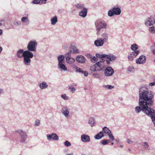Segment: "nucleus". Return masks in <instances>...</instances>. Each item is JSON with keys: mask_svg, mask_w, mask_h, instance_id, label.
<instances>
[{"mask_svg": "<svg viewBox=\"0 0 155 155\" xmlns=\"http://www.w3.org/2000/svg\"><path fill=\"white\" fill-rule=\"evenodd\" d=\"M2 33V31L0 29V35H1Z\"/></svg>", "mask_w": 155, "mask_h": 155, "instance_id": "052dcab7", "label": "nucleus"}, {"mask_svg": "<svg viewBox=\"0 0 155 155\" xmlns=\"http://www.w3.org/2000/svg\"><path fill=\"white\" fill-rule=\"evenodd\" d=\"M76 71H75L77 73H79V72L82 70V69L80 68L77 66H75Z\"/></svg>", "mask_w": 155, "mask_h": 155, "instance_id": "a18cd8bd", "label": "nucleus"}, {"mask_svg": "<svg viewBox=\"0 0 155 155\" xmlns=\"http://www.w3.org/2000/svg\"><path fill=\"white\" fill-rule=\"evenodd\" d=\"M92 75L94 77L97 78L99 77V75L96 73H93Z\"/></svg>", "mask_w": 155, "mask_h": 155, "instance_id": "09e8293b", "label": "nucleus"}, {"mask_svg": "<svg viewBox=\"0 0 155 155\" xmlns=\"http://www.w3.org/2000/svg\"><path fill=\"white\" fill-rule=\"evenodd\" d=\"M21 21L26 25H28L29 23V20L28 17L26 16L22 17L21 18Z\"/></svg>", "mask_w": 155, "mask_h": 155, "instance_id": "393cba45", "label": "nucleus"}, {"mask_svg": "<svg viewBox=\"0 0 155 155\" xmlns=\"http://www.w3.org/2000/svg\"><path fill=\"white\" fill-rule=\"evenodd\" d=\"M61 97L64 100H68L69 99V97L67 96L65 94L61 95Z\"/></svg>", "mask_w": 155, "mask_h": 155, "instance_id": "a19ab883", "label": "nucleus"}, {"mask_svg": "<svg viewBox=\"0 0 155 155\" xmlns=\"http://www.w3.org/2000/svg\"><path fill=\"white\" fill-rule=\"evenodd\" d=\"M146 60V57L143 55H142L136 59V62L137 64H143L145 62Z\"/></svg>", "mask_w": 155, "mask_h": 155, "instance_id": "4468645a", "label": "nucleus"}, {"mask_svg": "<svg viewBox=\"0 0 155 155\" xmlns=\"http://www.w3.org/2000/svg\"><path fill=\"white\" fill-rule=\"evenodd\" d=\"M2 50V48L0 46V53H1Z\"/></svg>", "mask_w": 155, "mask_h": 155, "instance_id": "bf43d9fd", "label": "nucleus"}, {"mask_svg": "<svg viewBox=\"0 0 155 155\" xmlns=\"http://www.w3.org/2000/svg\"><path fill=\"white\" fill-rule=\"evenodd\" d=\"M87 10L86 8H84L79 13V15L83 18L85 17L87 13Z\"/></svg>", "mask_w": 155, "mask_h": 155, "instance_id": "412c9836", "label": "nucleus"}, {"mask_svg": "<svg viewBox=\"0 0 155 155\" xmlns=\"http://www.w3.org/2000/svg\"><path fill=\"white\" fill-rule=\"evenodd\" d=\"M48 87L47 84L45 81H42L39 84V87L41 90L46 88Z\"/></svg>", "mask_w": 155, "mask_h": 155, "instance_id": "b1692460", "label": "nucleus"}, {"mask_svg": "<svg viewBox=\"0 0 155 155\" xmlns=\"http://www.w3.org/2000/svg\"><path fill=\"white\" fill-rule=\"evenodd\" d=\"M90 70L92 72L99 71L95 64H94L91 66L90 68Z\"/></svg>", "mask_w": 155, "mask_h": 155, "instance_id": "7c9ffc66", "label": "nucleus"}, {"mask_svg": "<svg viewBox=\"0 0 155 155\" xmlns=\"http://www.w3.org/2000/svg\"><path fill=\"white\" fill-rule=\"evenodd\" d=\"M47 139H48V134H47Z\"/></svg>", "mask_w": 155, "mask_h": 155, "instance_id": "e2e57ef3", "label": "nucleus"}, {"mask_svg": "<svg viewBox=\"0 0 155 155\" xmlns=\"http://www.w3.org/2000/svg\"><path fill=\"white\" fill-rule=\"evenodd\" d=\"M17 132L21 135V142L24 143L27 138V136L26 133L22 130H18Z\"/></svg>", "mask_w": 155, "mask_h": 155, "instance_id": "1a4fd4ad", "label": "nucleus"}, {"mask_svg": "<svg viewBox=\"0 0 155 155\" xmlns=\"http://www.w3.org/2000/svg\"><path fill=\"white\" fill-rule=\"evenodd\" d=\"M113 144H114L113 143H111V145H113Z\"/></svg>", "mask_w": 155, "mask_h": 155, "instance_id": "338daca9", "label": "nucleus"}, {"mask_svg": "<svg viewBox=\"0 0 155 155\" xmlns=\"http://www.w3.org/2000/svg\"><path fill=\"white\" fill-rule=\"evenodd\" d=\"M34 56L33 53L30 51L24 57L23 60V63L26 66H28L30 65L31 60V58Z\"/></svg>", "mask_w": 155, "mask_h": 155, "instance_id": "7ed1b4c3", "label": "nucleus"}, {"mask_svg": "<svg viewBox=\"0 0 155 155\" xmlns=\"http://www.w3.org/2000/svg\"><path fill=\"white\" fill-rule=\"evenodd\" d=\"M141 145L143 147L146 149H147L149 146L148 143L147 142H143Z\"/></svg>", "mask_w": 155, "mask_h": 155, "instance_id": "f704fd0d", "label": "nucleus"}, {"mask_svg": "<svg viewBox=\"0 0 155 155\" xmlns=\"http://www.w3.org/2000/svg\"><path fill=\"white\" fill-rule=\"evenodd\" d=\"M149 31L151 33H155V28L154 26L150 27L149 28Z\"/></svg>", "mask_w": 155, "mask_h": 155, "instance_id": "c9c22d12", "label": "nucleus"}, {"mask_svg": "<svg viewBox=\"0 0 155 155\" xmlns=\"http://www.w3.org/2000/svg\"><path fill=\"white\" fill-rule=\"evenodd\" d=\"M75 6L77 8L80 9H83L84 8V5L81 3H78L76 4L75 5Z\"/></svg>", "mask_w": 155, "mask_h": 155, "instance_id": "2f4dec72", "label": "nucleus"}, {"mask_svg": "<svg viewBox=\"0 0 155 155\" xmlns=\"http://www.w3.org/2000/svg\"><path fill=\"white\" fill-rule=\"evenodd\" d=\"M127 70L130 72H133L134 71V69L133 67H129L128 68Z\"/></svg>", "mask_w": 155, "mask_h": 155, "instance_id": "c03bdc74", "label": "nucleus"}, {"mask_svg": "<svg viewBox=\"0 0 155 155\" xmlns=\"http://www.w3.org/2000/svg\"><path fill=\"white\" fill-rule=\"evenodd\" d=\"M81 141L84 142L90 141V136L85 134H83L81 136Z\"/></svg>", "mask_w": 155, "mask_h": 155, "instance_id": "a211bd4d", "label": "nucleus"}, {"mask_svg": "<svg viewBox=\"0 0 155 155\" xmlns=\"http://www.w3.org/2000/svg\"><path fill=\"white\" fill-rule=\"evenodd\" d=\"M48 0H41V3L45 4L46 3V1Z\"/></svg>", "mask_w": 155, "mask_h": 155, "instance_id": "5fc2aeb1", "label": "nucleus"}, {"mask_svg": "<svg viewBox=\"0 0 155 155\" xmlns=\"http://www.w3.org/2000/svg\"><path fill=\"white\" fill-rule=\"evenodd\" d=\"M5 21L4 20H1V21L2 22L3 21Z\"/></svg>", "mask_w": 155, "mask_h": 155, "instance_id": "774afa93", "label": "nucleus"}, {"mask_svg": "<svg viewBox=\"0 0 155 155\" xmlns=\"http://www.w3.org/2000/svg\"><path fill=\"white\" fill-rule=\"evenodd\" d=\"M70 109L69 107L67 106H62L61 110L62 114L66 117H67L70 113Z\"/></svg>", "mask_w": 155, "mask_h": 155, "instance_id": "423d86ee", "label": "nucleus"}, {"mask_svg": "<svg viewBox=\"0 0 155 155\" xmlns=\"http://www.w3.org/2000/svg\"><path fill=\"white\" fill-rule=\"evenodd\" d=\"M84 71L83 70V69H82V70L79 72V73H80L81 74H83V73Z\"/></svg>", "mask_w": 155, "mask_h": 155, "instance_id": "13d9d810", "label": "nucleus"}, {"mask_svg": "<svg viewBox=\"0 0 155 155\" xmlns=\"http://www.w3.org/2000/svg\"><path fill=\"white\" fill-rule=\"evenodd\" d=\"M102 54L100 55L99 54H98V53H97L96 54V57H97V58H100L101 59V56L102 55Z\"/></svg>", "mask_w": 155, "mask_h": 155, "instance_id": "3c124183", "label": "nucleus"}, {"mask_svg": "<svg viewBox=\"0 0 155 155\" xmlns=\"http://www.w3.org/2000/svg\"><path fill=\"white\" fill-rule=\"evenodd\" d=\"M76 60L78 62L81 64L84 63L86 61L85 58L84 56L81 55L77 56Z\"/></svg>", "mask_w": 155, "mask_h": 155, "instance_id": "f3484780", "label": "nucleus"}, {"mask_svg": "<svg viewBox=\"0 0 155 155\" xmlns=\"http://www.w3.org/2000/svg\"><path fill=\"white\" fill-rule=\"evenodd\" d=\"M140 52L139 50H137L131 52L128 56V60L130 61H133L138 54Z\"/></svg>", "mask_w": 155, "mask_h": 155, "instance_id": "9b49d317", "label": "nucleus"}, {"mask_svg": "<svg viewBox=\"0 0 155 155\" xmlns=\"http://www.w3.org/2000/svg\"><path fill=\"white\" fill-rule=\"evenodd\" d=\"M64 145L66 147H68L71 146V143L68 141H65L64 143Z\"/></svg>", "mask_w": 155, "mask_h": 155, "instance_id": "37998d69", "label": "nucleus"}, {"mask_svg": "<svg viewBox=\"0 0 155 155\" xmlns=\"http://www.w3.org/2000/svg\"><path fill=\"white\" fill-rule=\"evenodd\" d=\"M120 147H121V148H122L123 147V146L122 145H120Z\"/></svg>", "mask_w": 155, "mask_h": 155, "instance_id": "0e129e2a", "label": "nucleus"}, {"mask_svg": "<svg viewBox=\"0 0 155 155\" xmlns=\"http://www.w3.org/2000/svg\"><path fill=\"white\" fill-rule=\"evenodd\" d=\"M109 140H104L100 141V143L103 145H106L108 144Z\"/></svg>", "mask_w": 155, "mask_h": 155, "instance_id": "58836bf2", "label": "nucleus"}, {"mask_svg": "<svg viewBox=\"0 0 155 155\" xmlns=\"http://www.w3.org/2000/svg\"><path fill=\"white\" fill-rule=\"evenodd\" d=\"M30 51H24L22 49H20L16 53V56L19 58L24 57Z\"/></svg>", "mask_w": 155, "mask_h": 155, "instance_id": "9d476101", "label": "nucleus"}, {"mask_svg": "<svg viewBox=\"0 0 155 155\" xmlns=\"http://www.w3.org/2000/svg\"><path fill=\"white\" fill-rule=\"evenodd\" d=\"M104 42L101 39L98 38L94 41V45L96 47H101L103 46L104 43Z\"/></svg>", "mask_w": 155, "mask_h": 155, "instance_id": "2eb2a0df", "label": "nucleus"}, {"mask_svg": "<svg viewBox=\"0 0 155 155\" xmlns=\"http://www.w3.org/2000/svg\"><path fill=\"white\" fill-rule=\"evenodd\" d=\"M3 93V90L2 89L0 88V94Z\"/></svg>", "mask_w": 155, "mask_h": 155, "instance_id": "6e6d98bb", "label": "nucleus"}, {"mask_svg": "<svg viewBox=\"0 0 155 155\" xmlns=\"http://www.w3.org/2000/svg\"><path fill=\"white\" fill-rule=\"evenodd\" d=\"M58 139V136L55 133H53L49 134V140L52 139L54 140H56Z\"/></svg>", "mask_w": 155, "mask_h": 155, "instance_id": "4be33fe9", "label": "nucleus"}, {"mask_svg": "<svg viewBox=\"0 0 155 155\" xmlns=\"http://www.w3.org/2000/svg\"><path fill=\"white\" fill-rule=\"evenodd\" d=\"M37 43L35 40H32L29 42L27 46L28 51H35Z\"/></svg>", "mask_w": 155, "mask_h": 155, "instance_id": "20e7f679", "label": "nucleus"}, {"mask_svg": "<svg viewBox=\"0 0 155 155\" xmlns=\"http://www.w3.org/2000/svg\"><path fill=\"white\" fill-rule=\"evenodd\" d=\"M35 125L36 126H39L40 125V120L38 119H36L35 122Z\"/></svg>", "mask_w": 155, "mask_h": 155, "instance_id": "4c0bfd02", "label": "nucleus"}, {"mask_svg": "<svg viewBox=\"0 0 155 155\" xmlns=\"http://www.w3.org/2000/svg\"><path fill=\"white\" fill-rule=\"evenodd\" d=\"M145 24L147 26H150L153 25V21L150 18H148L145 20Z\"/></svg>", "mask_w": 155, "mask_h": 155, "instance_id": "5701e85b", "label": "nucleus"}, {"mask_svg": "<svg viewBox=\"0 0 155 155\" xmlns=\"http://www.w3.org/2000/svg\"><path fill=\"white\" fill-rule=\"evenodd\" d=\"M71 52H68L65 54V58L66 62L69 64H73L75 61V59L71 57Z\"/></svg>", "mask_w": 155, "mask_h": 155, "instance_id": "0eeeda50", "label": "nucleus"}, {"mask_svg": "<svg viewBox=\"0 0 155 155\" xmlns=\"http://www.w3.org/2000/svg\"><path fill=\"white\" fill-rule=\"evenodd\" d=\"M104 136L103 131H100L97 134H96L94 137V138L96 140H99L101 138Z\"/></svg>", "mask_w": 155, "mask_h": 155, "instance_id": "a878e982", "label": "nucleus"}, {"mask_svg": "<svg viewBox=\"0 0 155 155\" xmlns=\"http://www.w3.org/2000/svg\"><path fill=\"white\" fill-rule=\"evenodd\" d=\"M58 68L61 71H65L67 70V67L64 64V62L58 64Z\"/></svg>", "mask_w": 155, "mask_h": 155, "instance_id": "6ab92c4d", "label": "nucleus"}, {"mask_svg": "<svg viewBox=\"0 0 155 155\" xmlns=\"http://www.w3.org/2000/svg\"><path fill=\"white\" fill-rule=\"evenodd\" d=\"M2 25V23H1V22H0V26L1 25Z\"/></svg>", "mask_w": 155, "mask_h": 155, "instance_id": "69168bd1", "label": "nucleus"}, {"mask_svg": "<svg viewBox=\"0 0 155 155\" xmlns=\"http://www.w3.org/2000/svg\"><path fill=\"white\" fill-rule=\"evenodd\" d=\"M154 96L152 92L146 87H142L139 90V106L134 109L137 114L142 111L146 115L151 117L155 127V110L151 107L153 105Z\"/></svg>", "mask_w": 155, "mask_h": 155, "instance_id": "f257e3e1", "label": "nucleus"}, {"mask_svg": "<svg viewBox=\"0 0 155 155\" xmlns=\"http://www.w3.org/2000/svg\"><path fill=\"white\" fill-rule=\"evenodd\" d=\"M103 133H104L107 134L109 138L110 139L112 140H114V136L111 133V131L107 127H105L102 128V131Z\"/></svg>", "mask_w": 155, "mask_h": 155, "instance_id": "6e6552de", "label": "nucleus"}, {"mask_svg": "<svg viewBox=\"0 0 155 155\" xmlns=\"http://www.w3.org/2000/svg\"><path fill=\"white\" fill-rule=\"evenodd\" d=\"M95 25L96 30L98 33L101 30H106L107 28V22L104 20H98L95 22Z\"/></svg>", "mask_w": 155, "mask_h": 155, "instance_id": "f03ea898", "label": "nucleus"}, {"mask_svg": "<svg viewBox=\"0 0 155 155\" xmlns=\"http://www.w3.org/2000/svg\"><path fill=\"white\" fill-rule=\"evenodd\" d=\"M114 72V70L110 67H107L104 71V74L106 76H109L112 75Z\"/></svg>", "mask_w": 155, "mask_h": 155, "instance_id": "ddd939ff", "label": "nucleus"}, {"mask_svg": "<svg viewBox=\"0 0 155 155\" xmlns=\"http://www.w3.org/2000/svg\"><path fill=\"white\" fill-rule=\"evenodd\" d=\"M94 123V118L91 117H90L88 120L89 124L91 125L92 127H93Z\"/></svg>", "mask_w": 155, "mask_h": 155, "instance_id": "c756f323", "label": "nucleus"}, {"mask_svg": "<svg viewBox=\"0 0 155 155\" xmlns=\"http://www.w3.org/2000/svg\"><path fill=\"white\" fill-rule=\"evenodd\" d=\"M149 85L150 86H153L155 85V83L154 81L153 82H151L149 84Z\"/></svg>", "mask_w": 155, "mask_h": 155, "instance_id": "603ef678", "label": "nucleus"}, {"mask_svg": "<svg viewBox=\"0 0 155 155\" xmlns=\"http://www.w3.org/2000/svg\"><path fill=\"white\" fill-rule=\"evenodd\" d=\"M101 39L105 43L107 42L109 36L108 34L106 32L102 33L101 35Z\"/></svg>", "mask_w": 155, "mask_h": 155, "instance_id": "aec40b11", "label": "nucleus"}, {"mask_svg": "<svg viewBox=\"0 0 155 155\" xmlns=\"http://www.w3.org/2000/svg\"><path fill=\"white\" fill-rule=\"evenodd\" d=\"M51 24L52 25H54L58 21V18L56 16H55L52 18L51 20Z\"/></svg>", "mask_w": 155, "mask_h": 155, "instance_id": "cd10ccee", "label": "nucleus"}, {"mask_svg": "<svg viewBox=\"0 0 155 155\" xmlns=\"http://www.w3.org/2000/svg\"><path fill=\"white\" fill-rule=\"evenodd\" d=\"M71 48L72 50L73 53V54H77L78 52V50L76 47L74 46H71Z\"/></svg>", "mask_w": 155, "mask_h": 155, "instance_id": "473e14b6", "label": "nucleus"}, {"mask_svg": "<svg viewBox=\"0 0 155 155\" xmlns=\"http://www.w3.org/2000/svg\"><path fill=\"white\" fill-rule=\"evenodd\" d=\"M98 61V58H97V57L95 56H94L91 59V61L93 63H95L97 61Z\"/></svg>", "mask_w": 155, "mask_h": 155, "instance_id": "ea45409f", "label": "nucleus"}, {"mask_svg": "<svg viewBox=\"0 0 155 155\" xmlns=\"http://www.w3.org/2000/svg\"><path fill=\"white\" fill-rule=\"evenodd\" d=\"M138 46L136 44H134L132 45L130 47L131 49L134 51H137V50L138 49Z\"/></svg>", "mask_w": 155, "mask_h": 155, "instance_id": "c85d7f7f", "label": "nucleus"}, {"mask_svg": "<svg viewBox=\"0 0 155 155\" xmlns=\"http://www.w3.org/2000/svg\"><path fill=\"white\" fill-rule=\"evenodd\" d=\"M127 142L129 144H131L133 143V142L131 140H130L129 139H127Z\"/></svg>", "mask_w": 155, "mask_h": 155, "instance_id": "8fccbe9b", "label": "nucleus"}, {"mask_svg": "<svg viewBox=\"0 0 155 155\" xmlns=\"http://www.w3.org/2000/svg\"><path fill=\"white\" fill-rule=\"evenodd\" d=\"M65 57V55L64 56L62 55H59L58 57V64L64 62V61Z\"/></svg>", "mask_w": 155, "mask_h": 155, "instance_id": "bb28decb", "label": "nucleus"}, {"mask_svg": "<svg viewBox=\"0 0 155 155\" xmlns=\"http://www.w3.org/2000/svg\"><path fill=\"white\" fill-rule=\"evenodd\" d=\"M66 155H73V153H71L70 154L67 153Z\"/></svg>", "mask_w": 155, "mask_h": 155, "instance_id": "680f3d73", "label": "nucleus"}, {"mask_svg": "<svg viewBox=\"0 0 155 155\" xmlns=\"http://www.w3.org/2000/svg\"><path fill=\"white\" fill-rule=\"evenodd\" d=\"M103 87L104 88L108 90H111L114 88V86L109 85H104Z\"/></svg>", "mask_w": 155, "mask_h": 155, "instance_id": "72a5a7b5", "label": "nucleus"}, {"mask_svg": "<svg viewBox=\"0 0 155 155\" xmlns=\"http://www.w3.org/2000/svg\"><path fill=\"white\" fill-rule=\"evenodd\" d=\"M121 12L120 9L119 7H114L108 12L107 15L109 17H112L114 15H119Z\"/></svg>", "mask_w": 155, "mask_h": 155, "instance_id": "39448f33", "label": "nucleus"}, {"mask_svg": "<svg viewBox=\"0 0 155 155\" xmlns=\"http://www.w3.org/2000/svg\"><path fill=\"white\" fill-rule=\"evenodd\" d=\"M104 62L103 60H102L101 61L96 62L95 64L99 71L102 70L104 67Z\"/></svg>", "mask_w": 155, "mask_h": 155, "instance_id": "dca6fc26", "label": "nucleus"}, {"mask_svg": "<svg viewBox=\"0 0 155 155\" xmlns=\"http://www.w3.org/2000/svg\"><path fill=\"white\" fill-rule=\"evenodd\" d=\"M86 55L87 57H88V58H92V55L90 54H87Z\"/></svg>", "mask_w": 155, "mask_h": 155, "instance_id": "864d4df0", "label": "nucleus"}, {"mask_svg": "<svg viewBox=\"0 0 155 155\" xmlns=\"http://www.w3.org/2000/svg\"><path fill=\"white\" fill-rule=\"evenodd\" d=\"M105 58L108 59L110 61H113L116 59V57L113 54H103L101 56V58Z\"/></svg>", "mask_w": 155, "mask_h": 155, "instance_id": "f8f14e48", "label": "nucleus"}, {"mask_svg": "<svg viewBox=\"0 0 155 155\" xmlns=\"http://www.w3.org/2000/svg\"><path fill=\"white\" fill-rule=\"evenodd\" d=\"M68 89L71 90V92L72 93H74L76 90V88L74 87H71V86H68Z\"/></svg>", "mask_w": 155, "mask_h": 155, "instance_id": "79ce46f5", "label": "nucleus"}, {"mask_svg": "<svg viewBox=\"0 0 155 155\" xmlns=\"http://www.w3.org/2000/svg\"><path fill=\"white\" fill-rule=\"evenodd\" d=\"M110 61L109 60H107L106 61L107 64H110Z\"/></svg>", "mask_w": 155, "mask_h": 155, "instance_id": "4d7b16f0", "label": "nucleus"}, {"mask_svg": "<svg viewBox=\"0 0 155 155\" xmlns=\"http://www.w3.org/2000/svg\"><path fill=\"white\" fill-rule=\"evenodd\" d=\"M14 24L16 25L19 26L21 25V23L20 22L16 21L14 23Z\"/></svg>", "mask_w": 155, "mask_h": 155, "instance_id": "de8ad7c7", "label": "nucleus"}, {"mask_svg": "<svg viewBox=\"0 0 155 155\" xmlns=\"http://www.w3.org/2000/svg\"><path fill=\"white\" fill-rule=\"evenodd\" d=\"M31 3L34 4H42L41 3V0H33Z\"/></svg>", "mask_w": 155, "mask_h": 155, "instance_id": "e433bc0d", "label": "nucleus"}, {"mask_svg": "<svg viewBox=\"0 0 155 155\" xmlns=\"http://www.w3.org/2000/svg\"><path fill=\"white\" fill-rule=\"evenodd\" d=\"M83 74H84V75L85 77H87L88 74V71H83Z\"/></svg>", "mask_w": 155, "mask_h": 155, "instance_id": "49530a36", "label": "nucleus"}]
</instances>
